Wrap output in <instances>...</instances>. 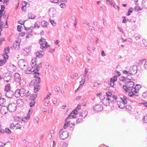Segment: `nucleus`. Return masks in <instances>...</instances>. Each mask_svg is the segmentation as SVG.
Wrapping results in <instances>:
<instances>
[{"label": "nucleus", "instance_id": "1", "mask_svg": "<svg viewBox=\"0 0 147 147\" xmlns=\"http://www.w3.org/2000/svg\"><path fill=\"white\" fill-rule=\"evenodd\" d=\"M125 85H123V88L126 92H128V95L130 97H135L136 96H138V89H137V86L141 87V85L136 84L135 88L134 82L131 81H127L125 83Z\"/></svg>", "mask_w": 147, "mask_h": 147}, {"label": "nucleus", "instance_id": "2", "mask_svg": "<svg viewBox=\"0 0 147 147\" xmlns=\"http://www.w3.org/2000/svg\"><path fill=\"white\" fill-rule=\"evenodd\" d=\"M39 43L40 45V48L44 51L48 47H49L47 42H46L45 39L44 38L42 37L39 40Z\"/></svg>", "mask_w": 147, "mask_h": 147}, {"label": "nucleus", "instance_id": "3", "mask_svg": "<svg viewBox=\"0 0 147 147\" xmlns=\"http://www.w3.org/2000/svg\"><path fill=\"white\" fill-rule=\"evenodd\" d=\"M59 137L61 139L64 140L69 136V132L67 131H64L63 129H61L59 132Z\"/></svg>", "mask_w": 147, "mask_h": 147}, {"label": "nucleus", "instance_id": "4", "mask_svg": "<svg viewBox=\"0 0 147 147\" xmlns=\"http://www.w3.org/2000/svg\"><path fill=\"white\" fill-rule=\"evenodd\" d=\"M5 107L9 112H14L16 109V105L14 103L10 104L7 107L5 106Z\"/></svg>", "mask_w": 147, "mask_h": 147}, {"label": "nucleus", "instance_id": "5", "mask_svg": "<svg viewBox=\"0 0 147 147\" xmlns=\"http://www.w3.org/2000/svg\"><path fill=\"white\" fill-rule=\"evenodd\" d=\"M35 74L34 76V77L35 78L34 82V84L35 85H38V84H40V82L41 80L40 78L38 77L40 75V73L34 74Z\"/></svg>", "mask_w": 147, "mask_h": 147}, {"label": "nucleus", "instance_id": "6", "mask_svg": "<svg viewBox=\"0 0 147 147\" xmlns=\"http://www.w3.org/2000/svg\"><path fill=\"white\" fill-rule=\"evenodd\" d=\"M103 108L102 106L100 104H96L93 107L94 111L95 112L100 111L103 110Z\"/></svg>", "mask_w": 147, "mask_h": 147}, {"label": "nucleus", "instance_id": "7", "mask_svg": "<svg viewBox=\"0 0 147 147\" xmlns=\"http://www.w3.org/2000/svg\"><path fill=\"white\" fill-rule=\"evenodd\" d=\"M129 74L130 75H135L137 71V66L134 65L133 66L131 67L129 69Z\"/></svg>", "mask_w": 147, "mask_h": 147}, {"label": "nucleus", "instance_id": "8", "mask_svg": "<svg viewBox=\"0 0 147 147\" xmlns=\"http://www.w3.org/2000/svg\"><path fill=\"white\" fill-rule=\"evenodd\" d=\"M9 51L10 49L9 47L4 48L3 50V52H4V53L2 55L3 58H6V59H8L9 56L7 54L9 53Z\"/></svg>", "mask_w": 147, "mask_h": 147}, {"label": "nucleus", "instance_id": "9", "mask_svg": "<svg viewBox=\"0 0 147 147\" xmlns=\"http://www.w3.org/2000/svg\"><path fill=\"white\" fill-rule=\"evenodd\" d=\"M88 69L87 68H85L84 72L83 75V77L85 78L84 79H85V81H88L90 78V76L88 74Z\"/></svg>", "mask_w": 147, "mask_h": 147}, {"label": "nucleus", "instance_id": "10", "mask_svg": "<svg viewBox=\"0 0 147 147\" xmlns=\"http://www.w3.org/2000/svg\"><path fill=\"white\" fill-rule=\"evenodd\" d=\"M35 68L34 69L32 72H34V74H37L39 73L38 72V71L39 70V69L42 67L41 63H39L37 65L35 66Z\"/></svg>", "mask_w": 147, "mask_h": 147}, {"label": "nucleus", "instance_id": "11", "mask_svg": "<svg viewBox=\"0 0 147 147\" xmlns=\"http://www.w3.org/2000/svg\"><path fill=\"white\" fill-rule=\"evenodd\" d=\"M21 77L18 73H16L14 75V79L15 82H19L21 80Z\"/></svg>", "mask_w": 147, "mask_h": 147}, {"label": "nucleus", "instance_id": "12", "mask_svg": "<svg viewBox=\"0 0 147 147\" xmlns=\"http://www.w3.org/2000/svg\"><path fill=\"white\" fill-rule=\"evenodd\" d=\"M19 90H18L19 92H18V93H20V96L23 97L25 96L26 91L25 89L21 88L20 89H19ZM17 92L18 91H17Z\"/></svg>", "mask_w": 147, "mask_h": 147}, {"label": "nucleus", "instance_id": "13", "mask_svg": "<svg viewBox=\"0 0 147 147\" xmlns=\"http://www.w3.org/2000/svg\"><path fill=\"white\" fill-rule=\"evenodd\" d=\"M108 99L111 102L114 103L116 102V100L117 99V97L115 95H113L109 97Z\"/></svg>", "mask_w": 147, "mask_h": 147}, {"label": "nucleus", "instance_id": "14", "mask_svg": "<svg viewBox=\"0 0 147 147\" xmlns=\"http://www.w3.org/2000/svg\"><path fill=\"white\" fill-rule=\"evenodd\" d=\"M14 92L10 90L6 92L5 94L6 96L8 98H11L13 95Z\"/></svg>", "mask_w": 147, "mask_h": 147}, {"label": "nucleus", "instance_id": "15", "mask_svg": "<svg viewBox=\"0 0 147 147\" xmlns=\"http://www.w3.org/2000/svg\"><path fill=\"white\" fill-rule=\"evenodd\" d=\"M117 104L118 107L121 109H123L125 107V104L122 103V102L121 101H117Z\"/></svg>", "mask_w": 147, "mask_h": 147}, {"label": "nucleus", "instance_id": "16", "mask_svg": "<svg viewBox=\"0 0 147 147\" xmlns=\"http://www.w3.org/2000/svg\"><path fill=\"white\" fill-rule=\"evenodd\" d=\"M141 5L143 8L147 9V0H142Z\"/></svg>", "mask_w": 147, "mask_h": 147}, {"label": "nucleus", "instance_id": "17", "mask_svg": "<svg viewBox=\"0 0 147 147\" xmlns=\"http://www.w3.org/2000/svg\"><path fill=\"white\" fill-rule=\"evenodd\" d=\"M110 101V100L108 99V98H107L106 99L104 98L103 100V104L105 106L109 105Z\"/></svg>", "mask_w": 147, "mask_h": 147}, {"label": "nucleus", "instance_id": "18", "mask_svg": "<svg viewBox=\"0 0 147 147\" xmlns=\"http://www.w3.org/2000/svg\"><path fill=\"white\" fill-rule=\"evenodd\" d=\"M88 113L87 111H83L80 113L79 117H83V118H84L87 115Z\"/></svg>", "mask_w": 147, "mask_h": 147}, {"label": "nucleus", "instance_id": "19", "mask_svg": "<svg viewBox=\"0 0 147 147\" xmlns=\"http://www.w3.org/2000/svg\"><path fill=\"white\" fill-rule=\"evenodd\" d=\"M20 44L17 41H16L13 44V46L16 50H18L20 47Z\"/></svg>", "mask_w": 147, "mask_h": 147}, {"label": "nucleus", "instance_id": "20", "mask_svg": "<svg viewBox=\"0 0 147 147\" xmlns=\"http://www.w3.org/2000/svg\"><path fill=\"white\" fill-rule=\"evenodd\" d=\"M43 52V51H37L36 53V57L39 58H40L43 57V55L42 54L41 52Z\"/></svg>", "mask_w": 147, "mask_h": 147}, {"label": "nucleus", "instance_id": "21", "mask_svg": "<svg viewBox=\"0 0 147 147\" xmlns=\"http://www.w3.org/2000/svg\"><path fill=\"white\" fill-rule=\"evenodd\" d=\"M127 98L124 96H123V97H120V99L121 100L122 103L126 104L127 103Z\"/></svg>", "mask_w": 147, "mask_h": 147}, {"label": "nucleus", "instance_id": "22", "mask_svg": "<svg viewBox=\"0 0 147 147\" xmlns=\"http://www.w3.org/2000/svg\"><path fill=\"white\" fill-rule=\"evenodd\" d=\"M37 61V59L36 58H34L32 59L31 61V66L32 68H35V66H34V64L35 61Z\"/></svg>", "mask_w": 147, "mask_h": 147}, {"label": "nucleus", "instance_id": "23", "mask_svg": "<svg viewBox=\"0 0 147 147\" xmlns=\"http://www.w3.org/2000/svg\"><path fill=\"white\" fill-rule=\"evenodd\" d=\"M85 81V79H83V78H82V80L80 82V84L78 88L77 89H79L80 88H81L83 85L84 84Z\"/></svg>", "mask_w": 147, "mask_h": 147}, {"label": "nucleus", "instance_id": "24", "mask_svg": "<svg viewBox=\"0 0 147 147\" xmlns=\"http://www.w3.org/2000/svg\"><path fill=\"white\" fill-rule=\"evenodd\" d=\"M37 94H31L30 97H29V99L30 100H32V101H34L35 98L37 97Z\"/></svg>", "mask_w": 147, "mask_h": 147}, {"label": "nucleus", "instance_id": "25", "mask_svg": "<svg viewBox=\"0 0 147 147\" xmlns=\"http://www.w3.org/2000/svg\"><path fill=\"white\" fill-rule=\"evenodd\" d=\"M39 85H35L34 87V93H36L40 89Z\"/></svg>", "mask_w": 147, "mask_h": 147}, {"label": "nucleus", "instance_id": "26", "mask_svg": "<svg viewBox=\"0 0 147 147\" xmlns=\"http://www.w3.org/2000/svg\"><path fill=\"white\" fill-rule=\"evenodd\" d=\"M11 87L10 86V84H7L5 87V88L4 89V91L5 92H7L9 90H10Z\"/></svg>", "mask_w": 147, "mask_h": 147}, {"label": "nucleus", "instance_id": "27", "mask_svg": "<svg viewBox=\"0 0 147 147\" xmlns=\"http://www.w3.org/2000/svg\"><path fill=\"white\" fill-rule=\"evenodd\" d=\"M5 100L3 98H0V106H3L5 105Z\"/></svg>", "mask_w": 147, "mask_h": 147}, {"label": "nucleus", "instance_id": "28", "mask_svg": "<svg viewBox=\"0 0 147 147\" xmlns=\"http://www.w3.org/2000/svg\"><path fill=\"white\" fill-rule=\"evenodd\" d=\"M17 104L19 106H21L23 104V100L22 99H18L17 100Z\"/></svg>", "mask_w": 147, "mask_h": 147}, {"label": "nucleus", "instance_id": "29", "mask_svg": "<svg viewBox=\"0 0 147 147\" xmlns=\"http://www.w3.org/2000/svg\"><path fill=\"white\" fill-rule=\"evenodd\" d=\"M4 60L1 59L0 60V66H2L5 64L7 61V59L6 58H4Z\"/></svg>", "mask_w": 147, "mask_h": 147}, {"label": "nucleus", "instance_id": "30", "mask_svg": "<svg viewBox=\"0 0 147 147\" xmlns=\"http://www.w3.org/2000/svg\"><path fill=\"white\" fill-rule=\"evenodd\" d=\"M28 19H34L35 17V16L31 13L28 14Z\"/></svg>", "mask_w": 147, "mask_h": 147}, {"label": "nucleus", "instance_id": "31", "mask_svg": "<svg viewBox=\"0 0 147 147\" xmlns=\"http://www.w3.org/2000/svg\"><path fill=\"white\" fill-rule=\"evenodd\" d=\"M47 24H48V23L44 20H43L41 22V25L44 28H46L47 27Z\"/></svg>", "mask_w": 147, "mask_h": 147}, {"label": "nucleus", "instance_id": "32", "mask_svg": "<svg viewBox=\"0 0 147 147\" xmlns=\"http://www.w3.org/2000/svg\"><path fill=\"white\" fill-rule=\"evenodd\" d=\"M28 3L27 2L25 1H23L22 3V11H23V8L24 7H25Z\"/></svg>", "mask_w": 147, "mask_h": 147}, {"label": "nucleus", "instance_id": "33", "mask_svg": "<svg viewBox=\"0 0 147 147\" xmlns=\"http://www.w3.org/2000/svg\"><path fill=\"white\" fill-rule=\"evenodd\" d=\"M117 78L115 76H114L113 78L110 79V82H114L117 81Z\"/></svg>", "mask_w": 147, "mask_h": 147}, {"label": "nucleus", "instance_id": "34", "mask_svg": "<svg viewBox=\"0 0 147 147\" xmlns=\"http://www.w3.org/2000/svg\"><path fill=\"white\" fill-rule=\"evenodd\" d=\"M66 123H65L64 125L63 126V127L64 129H66L67 127H68L69 123L70 121H65Z\"/></svg>", "mask_w": 147, "mask_h": 147}, {"label": "nucleus", "instance_id": "35", "mask_svg": "<svg viewBox=\"0 0 147 147\" xmlns=\"http://www.w3.org/2000/svg\"><path fill=\"white\" fill-rule=\"evenodd\" d=\"M119 80L123 82L127 81L126 78L124 76H121L119 78Z\"/></svg>", "mask_w": 147, "mask_h": 147}, {"label": "nucleus", "instance_id": "36", "mask_svg": "<svg viewBox=\"0 0 147 147\" xmlns=\"http://www.w3.org/2000/svg\"><path fill=\"white\" fill-rule=\"evenodd\" d=\"M133 11V9L132 7L130 8L128 11L127 13V16H129L130 15L131 13Z\"/></svg>", "mask_w": 147, "mask_h": 147}, {"label": "nucleus", "instance_id": "37", "mask_svg": "<svg viewBox=\"0 0 147 147\" xmlns=\"http://www.w3.org/2000/svg\"><path fill=\"white\" fill-rule=\"evenodd\" d=\"M14 120L15 121H21V118L18 116L14 118Z\"/></svg>", "mask_w": 147, "mask_h": 147}, {"label": "nucleus", "instance_id": "38", "mask_svg": "<svg viewBox=\"0 0 147 147\" xmlns=\"http://www.w3.org/2000/svg\"><path fill=\"white\" fill-rule=\"evenodd\" d=\"M18 90L19 91V89H17V90L16 91H15V96L16 97H19L20 96V93H18V92L17 93V91H18V92H19V91H18Z\"/></svg>", "mask_w": 147, "mask_h": 147}, {"label": "nucleus", "instance_id": "39", "mask_svg": "<svg viewBox=\"0 0 147 147\" xmlns=\"http://www.w3.org/2000/svg\"><path fill=\"white\" fill-rule=\"evenodd\" d=\"M115 76L117 78V77L121 75L120 73L117 71H115Z\"/></svg>", "mask_w": 147, "mask_h": 147}, {"label": "nucleus", "instance_id": "40", "mask_svg": "<svg viewBox=\"0 0 147 147\" xmlns=\"http://www.w3.org/2000/svg\"><path fill=\"white\" fill-rule=\"evenodd\" d=\"M18 125V123H17L15 125H14L13 123H11V126L10 127V128L11 129H13V127H15V126H16V125Z\"/></svg>", "mask_w": 147, "mask_h": 147}, {"label": "nucleus", "instance_id": "41", "mask_svg": "<svg viewBox=\"0 0 147 147\" xmlns=\"http://www.w3.org/2000/svg\"><path fill=\"white\" fill-rule=\"evenodd\" d=\"M5 132L7 134H9L11 133V131L8 128H6L5 130Z\"/></svg>", "mask_w": 147, "mask_h": 147}, {"label": "nucleus", "instance_id": "42", "mask_svg": "<svg viewBox=\"0 0 147 147\" xmlns=\"http://www.w3.org/2000/svg\"><path fill=\"white\" fill-rule=\"evenodd\" d=\"M106 94L107 97L109 98L112 95V93L110 92H106Z\"/></svg>", "mask_w": 147, "mask_h": 147}, {"label": "nucleus", "instance_id": "43", "mask_svg": "<svg viewBox=\"0 0 147 147\" xmlns=\"http://www.w3.org/2000/svg\"><path fill=\"white\" fill-rule=\"evenodd\" d=\"M35 103V101H32L30 103V107H33Z\"/></svg>", "mask_w": 147, "mask_h": 147}, {"label": "nucleus", "instance_id": "44", "mask_svg": "<svg viewBox=\"0 0 147 147\" xmlns=\"http://www.w3.org/2000/svg\"><path fill=\"white\" fill-rule=\"evenodd\" d=\"M125 107L126 109L129 111H130L131 109V107L129 105H126Z\"/></svg>", "mask_w": 147, "mask_h": 147}, {"label": "nucleus", "instance_id": "45", "mask_svg": "<svg viewBox=\"0 0 147 147\" xmlns=\"http://www.w3.org/2000/svg\"><path fill=\"white\" fill-rule=\"evenodd\" d=\"M132 78V77L131 76L130 74H128L127 76V77L126 78L127 81V80H131Z\"/></svg>", "mask_w": 147, "mask_h": 147}, {"label": "nucleus", "instance_id": "46", "mask_svg": "<svg viewBox=\"0 0 147 147\" xmlns=\"http://www.w3.org/2000/svg\"><path fill=\"white\" fill-rule=\"evenodd\" d=\"M83 121V120L82 118H80L76 120V123L77 124L79 123H82Z\"/></svg>", "mask_w": 147, "mask_h": 147}, {"label": "nucleus", "instance_id": "47", "mask_svg": "<svg viewBox=\"0 0 147 147\" xmlns=\"http://www.w3.org/2000/svg\"><path fill=\"white\" fill-rule=\"evenodd\" d=\"M5 37H2V38H0V45H1L2 44V42L3 41H5Z\"/></svg>", "mask_w": 147, "mask_h": 147}, {"label": "nucleus", "instance_id": "48", "mask_svg": "<svg viewBox=\"0 0 147 147\" xmlns=\"http://www.w3.org/2000/svg\"><path fill=\"white\" fill-rule=\"evenodd\" d=\"M22 26L21 25H18L17 26V29L18 31L20 32L22 31Z\"/></svg>", "mask_w": 147, "mask_h": 147}, {"label": "nucleus", "instance_id": "49", "mask_svg": "<svg viewBox=\"0 0 147 147\" xmlns=\"http://www.w3.org/2000/svg\"><path fill=\"white\" fill-rule=\"evenodd\" d=\"M40 25H39L37 22H35L34 24V28H39L40 27Z\"/></svg>", "mask_w": 147, "mask_h": 147}, {"label": "nucleus", "instance_id": "50", "mask_svg": "<svg viewBox=\"0 0 147 147\" xmlns=\"http://www.w3.org/2000/svg\"><path fill=\"white\" fill-rule=\"evenodd\" d=\"M129 71H127L125 70H123V74H129Z\"/></svg>", "mask_w": 147, "mask_h": 147}, {"label": "nucleus", "instance_id": "51", "mask_svg": "<svg viewBox=\"0 0 147 147\" xmlns=\"http://www.w3.org/2000/svg\"><path fill=\"white\" fill-rule=\"evenodd\" d=\"M72 113L74 115H76L77 114L78 111L77 109H74L72 111Z\"/></svg>", "mask_w": 147, "mask_h": 147}, {"label": "nucleus", "instance_id": "52", "mask_svg": "<svg viewBox=\"0 0 147 147\" xmlns=\"http://www.w3.org/2000/svg\"><path fill=\"white\" fill-rule=\"evenodd\" d=\"M24 51L26 52L27 54H28L30 53V49H28V48L26 47L24 48Z\"/></svg>", "mask_w": 147, "mask_h": 147}, {"label": "nucleus", "instance_id": "53", "mask_svg": "<svg viewBox=\"0 0 147 147\" xmlns=\"http://www.w3.org/2000/svg\"><path fill=\"white\" fill-rule=\"evenodd\" d=\"M60 7L62 8H65L66 7L65 4L64 3H61L60 5Z\"/></svg>", "mask_w": 147, "mask_h": 147}, {"label": "nucleus", "instance_id": "54", "mask_svg": "<svg viewBox=\"0 0 147 147\" xmlns=\"http://www.w3.org/2000/svg\"><path fill=\"white\" fill-rule=\"evenodd\" d=\"M143 121L146 123H147V115H145L143 118Z\"/></svg>", "mask_w": 147, "mask_h": 147}, {"label": "nucleus", "instance_id": "55", "mask_svg": "<svg viewBox=\"0 0 147 147\" xmlns=\"http://www.w3.org/2000/svg\"><path fill=\"white\" fill-rule=\"evenodd\" d=\"M118 26V29L119 30V31L121 32L123 34H124V32L123 31V29H122V28H121L119 27V26Z\"/></svg>", "mask_w": 147, "mask_h": 147}, {"label": "nucleus", "instance_id": "56", "mask_svg": "<svg viewBox=\"0 0 147 147\" xmlns=\"http://www.w3.org/2000/svg\"><path fill=\"white\" fill-rule=\"evenodd\" d=\"M143 43L144 44V45L146 47H147V41L146 40L144 39L143 40Z\"/></svg>", "mask_w": 147, "mask_h": 147}, {"label": "nucleus", "instance_id": "57", "mask_svg": "<svg viewBox=\"0 0 147 147\" xmlns=\"http://www.w3.org/2000/svg\"><path fill=\"white\" fill-rule=\"evenodd\" d=\"M30 110H29L28 113L27 114V117H25L24 118V119H29L30 117Z\"/></svg>", "mask_w": 147, "mask_h": 147}, {"label": "nucleus", "instance_id": "58", "mask_svg": "<svg viewBox=\"0 0 147 147\" xmlns=\"http://www.w3.org/2000/svg\"><path fill=\"white\" fill-rule=\"evenodd\" d=\"M122 18H123L122 22L123 23H126L127 20L126 19V17L124 16H122Z\"/></svg>", "mask_w": 147, "mask_h": 147}, {"label": "nucleus", "instance_id": "59", "mask_svg": "<svg viewBox=\"0 0 147 147\" xmlns=\"http://www.w3.org/2000/svg\"><path fill=\"white\" fill-rule=\"evenodd\" d=\"M72 112L70 113L69 115H68V117L66 118V119H65V121H66L68 119H69V118H70V117H71V116L72 115Z\"/></svg>", "mask_w": 147, "mask_h": 147}, {"label": "nucleus", "instance_id": "60", "mask_svg": "<svg viewBox=\"0 0 147 147\" xmlns=\"http://www.w3.org/2000/svg\"><path fill=\"white\" fill-rule=\"evenodd\" d=\"M60 89V88L59 87H58L57 86H56L55 88V90L56 92H58Z\"/></svg>", "mask_w": 147, "mask_h": 147}, {"label": "nucleus", "instance_id": "61", "mask_svg": "<svg viewBox=\"0 0 147 147\" xmlns=\"http://www.w3.org/2000/svg\"><path fill=\"white\" fill-rule=\"evenodd\" d=\"M30 91H28L27 92H26V94L25 95V96L26 97H28L30 94Z\"/></svg>", "mask_w": 147, "mask_h": 147}, {"label": "nucleus", "instance_id": "62", "mask_svg": "<svg viewBox=\"0 0 147 147\" xmlns=\"http://www.w3.org/2000/svg\"><path fill=\"white\" fill-rule=\"evenodd\" d=\"M142 96L145 98H147V91L144 93Z\"/></svg>", "mask_w": 147, "mask_h": 147}, {"label": "nucleus", "instance_id": "63", "mask_svg": "<svg viewBox=\"0 0 147 147\" xmlns=\"http://www.w3.org/2000/svg\"><path fill=\"white\" fill-rule=\"evenodd\" d=\"M144 67L145 69L147 70V61L145 62L144 64Z\"/></svg>", "mask_w": 147, "mask_h": 147}, {"label": "nucleus", "instance_id": "64", "mask_svg": "<svg viewBox=\"0 0 147 147\" xmlns=\"http://www.w3.org/2000/svg\"><path fill=\"white\" fill-rule=\"evenodd\" d=\"M67 147V144L65 142L63 143V144L62 145L61 147Z\"/></svg>", "mask_w": 147, "mask_h": 147}]
</instances>
